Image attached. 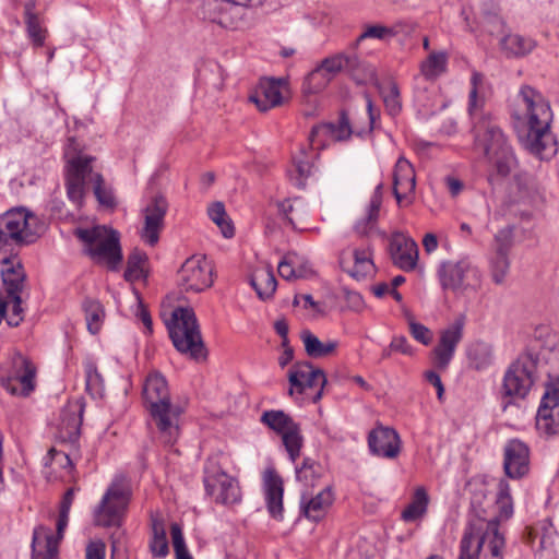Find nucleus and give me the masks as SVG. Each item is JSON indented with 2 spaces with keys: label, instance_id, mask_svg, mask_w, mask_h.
Wrapping results in <instances>:
<instances>
[{
  "label": "nucleus",
  "instance_id": "46",
  "mask_svg": "<svg viewBox=\"0 0 559 559\" xmlns=\"http://www.w3.org/2000/svg\"><path fill=\"white\" fill-rule=\"evenodd\" d=\"M524 104V85L519 88L518 94L509 100L511 124L516 132L520 142H524V116L522 105Z\"/></svg>",
  "mask_w": 559,
  "mask_h": 559
},
{
  "label": "nucleus",
  "instance_id": "29",
  "mask_svg": "<svg viewBox=\"0 0 559 559\" xmlns=\"http://www.w3.org/2000/svg\"><path fill=\"white\" fill-rule=\"evenodd\" d=\"M284 83L281 80L264 79L262 80L254 93L250 95V102L254 103L260 111H267L283 103Z\"/></svg>",
  "mask_w": 559,
  "mask_h": 559
},
{
  "label": "nucleus",
  "instance_id": "62",
  "mask_svg": "<svg viewBox=\"0 0 559 559\" xmlns=\"http://www.w3.org/2000/svg\"><path fill=\"white\" fill-rule=\"evenodd\" d=\"M513 237H514V228L512 226H507L504 228H501L495 235V241L497 245L496 252L507 253L508 249L513 243Z\"/></svg>",
  "mask_w": 559,
  "mask_h": 559
},
{
  "label": "nucleus",
  "instance_id": "50",
  "mask_svg": "<svg viewBox=\"0 0 559 559\" xmlns=\"http://www.w3.org/2000/svg\"><path fill=\"white\" fill-rule=\"evenodd\" d=\"M334 123L314 126L310 132L309 141L313 150H321L333 143Z\"/></svg>",
  "mask_w": 559,
  "mask_h": 559
},
{
  "label": "nucleus",
  "instance_id": "1",
  "mask_svg": "<svg viewBox=\"0 0 559 559\" xmlns=\"http://www.w3.org/2000/svg\"><path fill=\"white\" fill-rule=\"evenodd\" d=\"M40 233L37 216L25 207L11 209L0 215V264L7 295L23 293L26 274L20 249L34 243Z\"/></svg>",
  "mask_w": 559,
  "mask_h": 559
},
{
  "label": "nucleus",
  "instance_id": "33",
  "mask_svg": "<svg viewBox=\"0 0 559 559\" xmlns=\"http://www.w3.org/2000/svg\"><path fill=\"white\" fill-rule=\"evenodd\" d=\"M503 468L510 478H521L524 474V443L519 439L510 440L504 448Z\"/></svg>",
  "mask_w": 559,
  "mask_h": 559
},
{
  "label": "nucleus",
  "instance_id": "58",
  "mask_svg": "<svg viewBox=\"0 0 559 559\" xmlns=\"http://www.w3.org/2000/svg\"><path fill=\"white\" fill-rule=\"evenodd\" d=\"M29 39L35 47H41L45 43L47 29L41 26L39 16L25 21Z\"/></svg>",
  "mask_w": 559,
  "mask_h": 559
},
{
  "label": "nucleus",
  "instance_id": "15",
  "mask_svg": "<svg viewBox=\"0 0 559 559\" xmlns=\"http://www.w3.org/2000/svg\"><path fill=\"white\" fill-rule=\"evenodd\" d=\"M36 372L33 361L16 353L10 359L8 373L1 378V384L12 395L27 396L35 389Z\"/></svg>",
  "mask_w": 559,
  "mask_h": 559
},
{
  "label": "nucleus",
  "instance_id": "43",
  "mask_svg": "<svg viewBox=\"0 0 559 559\" xmlns=\"http://www.w3.org/2000/svg\"><path fill=\"white\" fill-rule=\"evenodd\" d=\"M384 106L391 116L397 115L402 109L400 90L395 81L388 79L378 84Z\"/></svg>",
  "mask_w": 559,
  "mask_h": 559
},
{
  "label": "nucleus",
  "instance_id": "4",
  "mask_svg": "<svg viewBox=\"0 0 559 559\" xmlns=\"http://www.w3.org/2000/svg\"><path fill=\"white\" fill-rule=\"evenodd\" d=\"M503 546L497 519H474L464 531L459 559H503Z\"/></svg>",
  "mask_w": 559,
  "mask_h": 559
},
{
  "label": "nucleus",
  "instance_id": "20",
  "mask_svg": "<svg viewBox=\"0 0 559 559\" xmlns=\"http://www.w3.org/2000/svg\"><path fill=\"white\" fill-rule=\"evenodd\" d=\"M249 5L231 0H212L205 4V17L227 29H239L247 25Z\"/></svg>",
  "mask_w": 559,
  "mask_h": 559
},
{
  "label": "nucleus",
  "instance_id": "64",
  "mask_svg": "<svg viewBox=\"0 0 559 559\" xmlns=\"http://www.w3.org/2000/svg\"><path fill=\"white\" fill-rule=\"evenodd\" d=\"M86 386L88 389L98 390L102 385L103 379L97 370L95 362L88 360L85 366Z\"/></svg>",
  "mask_w": 559,
  "mask_h": 559
},
{
  "label": "nucleus",
  "instance_id": "35",
  "mask_svg": "<svg viewBox=\"0 0 559 559\" xmlns=\"http://www.w3.org/2000/svg\"><path fill=\"white\" fill-rule=\"evenodd\" d=\"M429 495L425 487L418 486L415 488L411 502L405 507L401 513V519L404 522H415L421 520L428 511Z\"/></svg>",
  "mask_w": 559,
  "mask_h": 559
},
{
  "label": "nucleus",
  "instance_id": "57",
  "mask_svg": "<svg viewBox=\"0 0 559 559\" xmlns=\"http://www.w3.org/2000/svg\"><path fill=\"white\" fill-rule=\"evenodd\" d=\"M481 83L483 75L479 72H473L471 78L472 90L468 97V111L473 119L476 118L478 108L483 105V99L478 97V90Z\"/></svg>",
  "mask_w": 559,
  "mask_h": 559
},
{
  "label": "nucleus",
  "instance_id": "3",
  "mask_svg": "<svg viewBox=\"0 0 559 559\" xmlns=\"http://www.w3.org/2000/svg\"><path fill=\"white\" fill-rule=\"evenodd\" d=\"M552 110L536 90L526 86V150L539 160H550L558 152L551 132Z\"/></svg>",
  "mask_w": 559,
  "mask_h": 559
},
{
  "label": "nucleus",
  "instance_id": "26",
  "mask_svg": "<svg viewBox=\"0 0 559 559\" xmlns=\"http://www.w3.org/2000/svg\"><path fill=\"white\" fill-rule=\"evenodd\" d=\"M416 187V176L413 165L400 157L393 173V193L400 206H408L413 203Z\"/></svg>",
  "mask_w": 559,
  "mask_h": 559
},
{
  "label": "nucleus",
  "instance_id": "8",
  "mask_svg": "<svg viewBox=\"0 0 559 559\" xmlns=\"http://www.w3.org/2000/svg\"><path fill=\"white\" fill-rule=\"evenodd\" d=\"M167 329L178 352L194 359L205 357L204 344L192 309L182 307L175 309L167 322Z\"/></svg>",
  "mask_w": 559,
  "mask_h": 559
},
{
  "label": "nucleus",
  "instance_id": "51",
  "mask_svg": "<svg viewBox=\"0 0 559 559\" xmlns=\"http://www.w3.org/2000/svg\"><path fill=\"white\" fill-rule=\"evenodd\" d=\"M334 123L314 126L310 132L309 141L313 150H321L333 143Z\"/></svg>",
  "mask_w": 559,
  "mask_h": 559
},
{
  "label": "nucleus",
  "instance_id": "47",
  "mask_svg": "<svg viewBox=\"0 0 559 559\" xmlns=\"http://www.w3.org/2000/svg\"><path fill=\"white\" fill-rule=\"evenodd\" d=\"M397 35V29L393 26H386L383 24H367L364 26V31L357 37L354 48L366 40V39H378V40H389Z\"/></svg>",
  "mask_w": 559,
  "mask_h": 559
},
{
  "label": "nucleus",
  "instance_id": "44",
  "mask_svg": "<svg viewBox=\"0 0 559 559\" xmlns=\"http://www.w3.org/2000/svg\"><path fill=\"white\" fill-rule=\"evenodd\" d=\"M210 219L218 227L225 238H231L235 235L234 224L226 213L225 205L222 202H213L207 206Z\"/></svg>",
  "mask_w": 559,
  "mask_h": 559
},
{
  "label": "nucleus",
  "instance_id": "11",
  "mask_svg": "<svg viewBox=\"0 0 559 559\" xmlns=\"http://www.w3.org/2000/svg\"><path fill=\"white\" fill-rule=\"evenodd\" d=\"M290 396H307L314 403L323 394L326 377L322 369L316 368L308 361H297L287 373Z\"/></svg>",
  "mask_w": 559,
  "mask_h": 559
},
{
  "label": "nucleus",
  "instance_id": "23",
  "mask_svg": "<svg viewBox=\"0 0 559 559\" xmlns=\"http://www.w3.org/2000/svg\"><path fill=\"white\" fill-rule=\"evenodd\" d=\"M342 270L356 281L366 280L376 273L370 247L348 248L340 257Z\"/></svg>",
  "mask_w": 559,
  "mask_h": 559
},
{
  "label": "nucleus",
  "instance_id": "6",
  "mask_svg": "<svg viewBox=\"0 0 559 559\" xmlns=\"http://www.w3.org/2000/svg\"><path fill=\"white\" fill-rule=\"evenodd\" d=\"M132 496L131 480L126 475H115L94 508L95 525L119 527L126 518Z\"/></svg>",
  "mask_w": 559,
  "mask_h": 559
},
{
  "label": "nucleus",
  "instance_id": "17",
  "mask_svg": "<svg viewBox=\"0 0 559 559\" xmlns=\"http://www.w3.org/2000/svg\"><path fill=\"white\" fill-rule=\"evenodd\" d=\"M69 514L59 511L56 534L47 526L40 525L34 528L32 540L33 559H60L59 544L69 524Z\"/></svg>",
  "mask_w": 559,
  "mask_h": 559
},
{
  "label": "nucleus",
  "instance_id": "30",
  "mask_svg": "<svg viewBox=\"0 0 559 559\" xmlns=\"http://www.w3.org/2000/svg\"><path fill=\"white\" fill-rule=\"evenodd\" d=\"M524 388V361L521 358L515 359L507 369L503 383L502 392L504 401V408L512 403L514 399H522Z\"/></svg>",
  "mask_w": 559,
  "mask_h": 559
},
{
  "label": "nucleus",
  "instance_id": "27",
  "mask_svg": "<svg viewBox=\"0 0 559 559\" xmlns=\"http://www.w3.org/2000/svg\"><path fill=\"white\" fill-rule=\"evenodd\" d=\"M368 447L372 454L392 460L401 452V438L393 428L377 426L368 435Z\"/></svg>",
  "mask_w": 559,
  "mask_h": 559
},
{
  "label": "nucleus",
  "instance_id": "52",
  "mask_svg": "<svg viewBox=\"0 0 559 559\" xmlns=\"http://www.w3.org/2000/svg\"><path fill=\"white\" fill-rule=\"evenodd\" d=\"M539 531L542 548H547L548 546L552 545L554 537L556 535V528L549 519L540 521L538 527L531 528L526 526V543L538 537Z\"/></svg>",
  "mask_w": 559,
  "mask_h": 559
},
{
  "label": "nucleus",
  "instance_id": "19",
  "mask_svg": "<svg viewBox=\"0 0 559 559\" xmlns=\"http://www.w3.org/2000/svg\"><path fill=\"white\" fill-rule=\"evenodd\" d=\"M167 211L168 201L162 193H154L146 199L142 207L144 224L141 230L145 243L153 247L158 242Z\"/></svg>",
  "mask_w": 559,
  "mask_h": 559
},
{
  "label": "nucleus",
  "instance_id": "28",
  "mask_svg": "<svg viewBox=\"0 0 559 559\" xmlns=\"http://www.w3.org/2000/svg\"><path fill=\"white\" fill-rule=\"evenodd\" d=\"M335 500V493L331 486L324 487L314 496L306 492L300 498V512L311 522H320L325 518Z\"/></svg>",
  "mask_w": 559,
  "mask_h": 559
},
{
  "label": "nucleus",
  "instance_id": "10",
  "mask_svg": "<svg viewBox=\"0 0 559 559\" xmlns=\"http://www.w3.org/2000/svg\"><path fill=\"white\" fill-rule=\"evenodd\" d=\"M542 371L548 381L535 417V428L540 437L551 438L559 436V373L545 367Z\"/></svg>",
  "mask_w": 559,
  "mask_h": 559
},
{
  "label": "nucleus",
  "instance_id": "42",
  "mask_svg": "<svg viewBox=\"0 0 559 559\" xmlns=\"http://www.w3.org/2000/svg\"><path fill=\"white\" fill-rule=\"evenodd\" d=\"M322 475L321 465L311 457H305L300 465H295V477L305 488H312Z\"/></svg>",
  "mask_w": 559,
  "mask_h": 559
},
{
  "label": "nucleus",
  "instance_id": "56",
  "mask_svg": "<svg viewBox=\"0 0 559 559\" xmlns=\"http://www.w3.org/2000/svg\"><path fill=\"white\" fill-rule=\"evenodd\" d=\"M312 165L306 159H295L288 174L298 187H304L306 179L311 175Z\"/></svg>",
  "mask_w": 559,
  "mask_h": 559
},
{
  "label": "nucleus",
  "instance_id": "39",
  "mask_svg": "<svg viewBox=\"0 0 559 559\" xmlns=\"http://www.w3.org/2000/svg\"><path fill=\"white\" fill-rule=\"evenodd\" d=\"M277 271L282 278L290 281L305 277L309 272V267L306 263H302L301 258L297 253L289 252L278 262Z\"/></svg>",
  "mask_w": 559,
  "mask_h": 559
},
{
  "label": "nucleus",
  "instance_id": "59",
  "mask_svg": "<svg viewBox=\"0 0 559 559\" xmlns=\"http://www.w3.org/2000/svg\"><path fill=\"white\" fill-rule=\"evenodd\" d=\"M509 260L507 253L496 252V257L491 261V276L496 284H502L509 271Z\"/></svg>",
  "mask_w": 559,
  "mask_h": 559
},
{
  "label": "nucleus",
  "instance_id": "37",
  "mask_svg": "<svg viewBox=\"0 0 559 559\" xmlns=\"http://www.w3.org/2000/svg\"><path fill=\"white\" fill-rule=\"evenodd\" d=\"M81 408L75 407L72 409L68 407L61 413V423L59 425V437L63 441L75 442L79 439L81 425H82V416Z\"/></svg>",
  "mask_w": 559,
  "mask_h": 559
},
{
  "label": "nucleus",
  "instance_id": "55",
  "mask_svg": "<svg viewBox=\"0 0 559 559\" xmlns=\"http://www.w3.org/2000/svg\"><path fill=\"white\" fill-rule=\"evenodd\" d=\"M171 543L176 559H193L185 540L182 528L178 523L170 525Z\"/></svg>",
  "mask_w": 559,
  "mask_h": 559
},
{
  "label": "nucleus",
  "instance_id": "61",
  "mask_svg": "<svg viewBox=\"0 0 559 559\" xmlns=\"http://www.w3.org/2000/svg\"><path fill=\"white\" fill-rule=\"evenodd\" d=\"M47 461L49 460L51 464L58 465L66 471V475H71L74 469V464L70 459L69 454L63 451H58L56 449H50L47 454Z\"/></svg>",
  "mask_w": 559,
  "mask_h": 559
},
{
  "label": "nucleus",
  "instance_id": "41",
  "mask_svg": "<svg viewBox=\"0 0 559 559\" xmlns=\"http://www.w3.org/2000/svg\"><path fill=\"white\" fill-rule=\"evenodd\" d=\"M150 550L155 558H165L169 552L165 523L158 516H152Z\"/></svg>",
  "mask_w": 559,
  "mask_h": 559
},
{
  "label": "nucleus",
  "instance_id": "45",
  "mask_svg": "<svg viewBox=\"0 0 559 559\" xmlns=\"http://www.w3.org/2000/svg\"><path fill=\"white\" fill-rule=\"evenodd\" d=\"M83 310L88 332L97 334L100 331L105 319L103 305L95 299H85L83 302Z\"/></svg>",
  "mask_w": 559,
  "mask_h": 559
},
{
  "label": "nucleus",
  "instance_id": "60",
  "mask_svg": "<svg viewBox=\"0 0 559 559\" xmlns=\"http://www.w3.org/2000/svg\"><path fill=\"white\" fill-rule=\"evenodd\" d=\"M500 46L507 57H518L523 53V40L519 35L506 34L500 39Z\"/></svg>",
  "mask_w": 559,
  "mask_h": 559
},
{
  "label": "nucleus",
  "instance_id": "5",
  "mask_svg": "<svg viewBox=\"0 0 559 559\" xmlns=\"http://www.w3.org/2000/svg\"><path fill=\"white\" fill-rule=\"evenodd\" d=\"M74 235L82 241L85 254L94 263L105 265L111 271L119 267L122 250L118 231L97 225L92 228H76Z\"/></svg>",
  "mask_w": 559,
  "mask_h": 559
},
{
  "label": "nucleus",
  "instance_id": "54",
  "mask_svg": "<svg viewBox=\"0 0 559 559\" xmlns=\"http://www.w3.org/2000/svg\"><path fill=\"white\" fill-rule=\"evenodd\" d=\"M496 503L500 509V518L509 519L513 513L512 498L508 481L501 479L498 485Z\"/></svg>",
  "mask_w": 559,
  "mask_h": 559
},
{
  "label": "nucleus",
  "instance_id": "21",
  "mask_svg": "<svg viewBox=\"0 0 559 559\" xmlns=\"http://www.w3.org/2000/svg\"><path fill=\"white\" fill-rule=\"evenodd\" d=\"M153 425L157 429L159 440L165 444H174L180 435L179 420L181 409L171 404L155 405L147 409Z\"/></svg>",
  "mask_w": 559,
  "mask_h": 559
},
{
  "label": "nucleus",
  "instance_id": "24",
  "mask_svg": "<svg viewBox=\"0 0 559 559\" xmlns=\"http://www.w3.org/2000/svg\"><path fill=\"white\" fill-rule=\"evenodd\" d=\"M262 492L269 514L276 521L284 519V481L274 467L262 475Z\"/></svg>",
  "mask_w": 559,
  "mask_h": 559
},
{
  "label": "nucleus",
  "instance_id": "9",
  "mask_svg": "<svg viewBox=\"0 0 559 559\" xmlns=\"http://www.w3.org/2000/svg\"><path fill=\"white\" fill-rule=\"evenodd\" d=\"M555 335L549 325L540 324L535 328L534 338L526 348V379L532 381L545 377L543 367L559 373V350L551 348Z\"/></svg>",
  "mask_w": 559,
  "mask_h": 559
},
{
  "label": "nucleus",
  "instance_id": "31",
  "mask_svg": "<svg viewBox=\"0 0 559 559\" xmlns=\"http://www.w3.org/2000/svg\"><path fill=\"white\" fill-rule=\"evenodd\" d=\"M143 400L146 408L170 402L169 390L166 379L159 373H151L143 385Z\"/></svg>",
  "mask_w": 559,
  "mask_h": 559
},
{
  "label": "nucleus",
  "instance_id": "36",
  "mask_svg": "<svg viewBox=\"0 0 559 559\" xmlns=\"http://www.w3.org/2000/svg\"><path fill=\"white\" fill-rule=\"evenodd\" d=\"M382 204V185H378L366 207L364 217L355 224V229L360 235H367L376 225Z\"/></svg>",
  "mask_w": 559,
  "mask_h": 559
},
{
  "label": "nucleus",
  "instance_id": "14",
  "mask_svg": "<svg viewBox=\"0 0 559 559\" xmlns=\"http://www.w3.org/2000/svg\"><path fill=\"white\" fill-rule=\"evenodd\" d=\"M438 276L442 288L452 292L477 289L481 283V272L467 259L442 262Z\"/></svg>",
  "mask_w": 559,
  "mask_h": 559
},
{
  "label": "nucleus",
  "instance_id": "63",
  "mask_svg": "<svg viewBox=\"0 0 559 559\" xmlns=\"http://www.w3.org/2000/svg\"><path fill=\"white\" fill-rule=\"evenodd\" d=\"M409 332L417 342L424 345H429L432 341L431 331L424 324L417 323L413 320L409 321Z\"/></svg>",
  "mask_w": 559,
  "mask_h": 559
},
{
  "label": "nucleus",
  "instance_id": "25",
  "mask_svg": "<svg viewBox=\"0 0 559 559\" xmlns=\"http://www.w3.org/2000/svg\"><path fill=\"white\" fill-rule=\"evenodd\" d=\"M318 68L331 80L344 69L348 70L354 76H357L361 69L364 73L362 80L373 79L376 75L374 69L364 64L355 53L340 52L326 57L318 64Z\"/></svg>",
  "mask_w": 559,
  "mask_h": 559
},
{
  "label": "nucleus",
  "instance_id": "40",
  "mask_svg": "<svg viewBox=\"0 0 559 559\" xmlns=\"http://www.w3.org/2000/svg\"><path fill=\"white\" fill-rule=\"evenodd\" d=\"M300 338L304 343L307 355L312 358L325 357L332 354L338 345L336 341L332 340L328 342H321L319 337H317L309 330L302 331L300 334Z\"/></svg>",
  "mask_w": 559,
  "mask_h": 559
},
{
  "label": "nucleus",
  "instance_id": "2",
  "mask_svg": "<svg viewBox=\"0 0 559 559\" xmlns=\"http://www.w3.org/2000/svg\"><path fill=\"white\" fill-rule=\"evenodd\" d=\"M76 143L70 139L64 148V188L68 200L76 209L84 205L87 194V181L93 186V192L98 203L107 209H115L117 201L112 188L105 183L100 173L94 171L93 162L95 158L91 155L78 152Z\"/></svg>",
  "mask_w": 559,
  "mask_h": 559
},
{
  "label": "nucleus",
  "instance_id": "38",
  "mask_svg": "<svg viewBox=\"0 0 559 559\" xmlns=\"http://www.w3.org/2000/svg\"><path fill=\"white\" fill-rule=\"evenodd\" d=\"M471 368L481 371L492 364V348L489 344L477 341L472 343L466 350Z\"/></svg>",
  "mask_w": 559,
  "mask_h": 559
},
{
  "label": "nucleus",
  "instance_id": "13",
  "mask_svg": "<svg viewBox=\"0 0 559 559\" xmlns=\"http://www.w3.org/2000/svg\"><path fill=\"white\" fill-rule=\"evenodd\" d=\"M204 487L216 503L230 506L240 502L241 490L238 480L207 461L204 466Z\"/></svg>",
  "mask_w": 559,
  "mask_h": 559
},
{
  "label": "nucleus",
  "instance_id": "18",
  "mask_svg": "<svg viewBox=\"0 0 559 559\" xmlns=\"http://www.w3.org/2000/svg\"><path fill=\"white\" fill-rule=\"evenodd\" d=\"M466 318L460 314L439 333L438 344L432 350V361L437 369L445 370L452 361L457 345L463 340Z\"/></svg>",
  "mask_w": 559,
  "mask_h": 559
},
{
  "label": "nucleus",
  "instance_id": "12",
  "mask_svg": "<svg viewBox=\"0 0 559 559\" xmlns=\"http://www.w3.org/2000/svg\"><path fill=\"white\" fill-rule=\"evenodd\" d=\"M261 423L282 437L283 445L292 463L300 456L304 447V437L300 426L283 411H265L261 415Z\"/></svg>",
  "mask_w": 559,
  "mask_h": 559
},
{
  "label": "nucleus",
  "instance_id": "34",
  "mask_svg": "<svg viewBox=\"0 0 559 559\" xmlns=\"http://www.w3.org/2000/svg\"><path fill=\"white\" fill-rule=\"evenodd\" d=\"M280 212L296 229H305L304 224L309 216V207L301 198L286 199L278 203Z\"/></svg>",
  "mask_w": 559,
  "mask_h": 559
},
{
  "label": "nucleus",
  "instance_id": "32",
  "mask_svg": "<svg viewBox=\"0 0 559 559\" xmlns=\"http://www.w3.org/2000/svg\"><path fill=\"white\" fill-rule=\"evenodd\" d=\"M250 284L257 292L259 298L263 300L271 298L277 287L272 266L267 263H262L257 266L250 276Z\"/></svg>",
  "mask_w": 559,
  "mask_h": 559
},
{
  "label": "nucleus",
  "instance_id": "53",
  "mask_svg": "<svg viewBox=\"0 0 559 559\" xmlns=\"http://www.w3.org/2000/svg\"><path fill=\"white\" fill-rule=\"evenodd\" d=\"M145 259V255L140 252H134L129 255L124 271L126 281L133 283L145 277L143 269Z\"/></svg>",
  "mask_w": 559,
  "mask_h": 559
},
{
  "label": "nucleus",
  "instance_id": "7",
  "mask_svg": "<svg viewBox=\"0 0 559 559\" xmlns=\"http://www.w3.org/2000/svg\"><path fill=\"white\" fill-rule=\"evenodd\" d=\"M474 129L476 146L483 150L499 175L507 176L514 164V155L501 130L487 118L477 121Z\"/></svg>",
  "mask_w": 559,
  "mask_h": 559
},
{
  "label": "nucleus",
  "instance_id": "49",
  "mask_svg": "<svg viewBox=\"0 0 559 559\" xmlns=\"http://www.w3.org/2000/svg\"><path fill=\"white\" fill-rule=\"evenodd\" d=\"M332 80L324 74L318 66L305 78L302 93L305 95H317L324 91Z\"/></svg>",
  "mask_w": 559,
  "mask_h": 559
},
{
  "label": "nucleus",
  "instance_id": "16",
  "mask_svg": "<svg viewBox=\"0 0 559 559\" xmlns=\"http://www.w3.org/2000/svg\"><path fill=\"white\" fill-rule=\"evenodd\" d=\"M213 284V266L204 255L188 258L178 272V285L187 293H201Z\"/></svg>",
  "mask_w": 559,
  "mask_h": 559
},
{
  "label": "nucleus",
  "instance_id": "22",
  "mask_svg": "<svg viewBox=\"0 0 559 559\" xmlns=\"http://www.w3.org/2000/svg\"><path fill=\"white\" fill-rule=\"evenodd\" d=\"M389 253L393 264L402 271L411 272L417 267L418 246L407 234L402 231L392 233L389 238Z\"/></svg>",
  "mask_w": 559,
  "mask_h": 559
},
{
  "label": "nucleus",
  "instance_id": "48",
  "mask_svg": "<svg viewBox=\"0 0 559 559\" xmlns=\"http://www.w3.org/2000/svg\"><path fill=\"white\" fill-rule=\"evenodd\" d=\"M447 63L448 57L445 52H432L421 63L420 70L426 79L433 80L445 72Z\"/></svg>",
  "mask_w": 559,
  "mask_h": 559
}]
</instances>
